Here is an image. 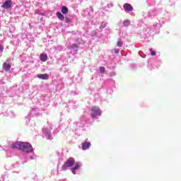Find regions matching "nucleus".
I'll return each instance as SVG.
<instances>
[{"mask_svg": "<svg viewBox=\"0 0 181 181\" xmlns=\"http://www.w3.org/2000/svg\"><path fill=\"white\" fill-rule=\"evenodd\" d=\"M11 148L12 149H21V151L26 152V153H32L33 152V147L28 142L16 141L11 144Z\"/></svg>", "mask_w": 181, "mask_h": 181, "instance_id": "1", "label": "nucleus"}, {"mask_svg": "<svg viewBox=\"0 0 181 181\" xmlns=\"http://www.w3.org/2000/svg\"><path fill=\"white\" fill-rule=\"evenodd\" d=\"M101 109L98 106H93L90 108V117L92 118H97V117H101L102 114Z\"/></svg>", "mask_w": 181, "mask_h": 181, "instance_id": "2", "label": "nucleus"}, {"mask_svg": "<svg viewBox=\"0 0 181 181\" xmlns=\"http://www.w3.org/2000/svg\"><path fill=\"white\" fill-rule=\"evenodd\" d=\"M76 163V160L73 158H69L66 160V163L62 165V170H67L68 168H71L74 166Z\"/></svg>", "mask_w": 181, "mask_h": 181, "instance_id": "3", "label": "nucleus"}, {"mask_svg": "<svg viewBox=\"0 0 181 181\" xmlns=\"http://www.w3.org/2000/svg\"><path fill=\"white\" fill-rule=\"evenodd\" d=\"M42 135L46 138V139H53V136L52 135V132L50 129L47 127L42 128Z\"/></svg>", "mask_w": 181, "mask_h": 181, "instance_id": "4", "label": "nucleus"}, {"mask_svg": "<svg viewBox=\"0 0 181 181\" xmlns=\"http://www.w3.org/2000/svg\"><path fill=\"white\" fill-rule=\"evenodd\" d=\"M153 30H148V33H152V32H156V33H158V32H159V29L162 28V24H160V23H156V24L153 25Z\"/></svg>", "mask_w": 181, "mask_h": 181, "instance_id": "5", "label": "nucleus"}, {"mask_svg": "<svg viewBox=\"0 0 181 181\" xmlns=\"http://www.w3.org/2000/svg\"><path fill=\"white\" fill-rule=\"evenodd\" d=\"M123 8L125 11V12H132L134 11V7L129 4H124L123 5Z\"/></svg>", "mask_w": 181, "mask_h": 181, "instance_id": "6", "label": "nucleus"}, {"mask_svg": "<svg viewBox=\"0 0 181 181\" xmlns=\"http://www.w3.org/2000/svg\"><path fill=\"white\" fill-rule=\"evenodd\" d=\"M80 168H81V163L80 162H77L75 163V166L74 168H73L71 169V172L74 175H76V171L78 170V169H80Z\"/></svg>", "mask_w": 181, "mask_h": 181, "instance_id": "7", "label": "nucleus"}, {"mask_svg": "<svg viewBox=\"0 0 181 181\" xmlns=\"http://www.w3.org/2000/svg\"><path fill=\"white\" fill-rule=\"evenodd\" d=\"M90 146H91V143H90V141H86L82 143L83 151H87V149H88V148H90Z\"/></svg>", "mask_w": 181, "mask_h": 181, "instance_id": "8", "label": "nucleus"}, {"mask_svg": "<svg viewBox=\"0 0 181 181\" xmlns=\"http://www.w3.org/2000/svg\"><path fill=\"white\" fill-rule=\"evenodd\" d=\"M86 124H87V119L86 117H82L79 122H78V125L83 128L85 127Z\"/></svg>", "mask_w": 181, "mask_h": 181, "instance_id": "9", "label": "nucleus"}, {"mask_svg": "<svg viewBox=\"0 0 181 181\" xmlns=\"http://www.w3.org/2000/svg\"><path fill=\"white\" fill-rule=\"evenodd\" d=\"M11 4H12V1L10 0H7L1 6V8H5V9H9V8H11Z\"/></svg>", "mask_w": 181, "mask_h": 181, "instance_id": "10", "label": "nucleus"}, {"mask_svg": "<svg viewBox=\"0 0 181 181\" xmlns=\"http://www.w3.org/2000/svg\"><path fill=\"white\" fill-rule=\"evenodd\" d=\"M37 77L41 80H47L49 78V75L47 74H39Z\"/></svg>", "mask_w": 181, "mask_h": 181, "instance_id": "11", "label": "nucleus"}, {"mask_svg": "<svg viewBox=\"0 0 181 181\" xmlns=\"http://www.w3.org/2000/svg\"><path fill=\"white\" fill-rule=\"evenodd\" d=\"M3 69L4 71H9V70H11V64L4 62L3 64Z\"/></svg>", "mask_w": 181, "mask_h": 181, "instance_id": "12", "label": "nucleus"}, {"mask_svg": "<svg viewBox=\"0 0 181 181\" xmlns=\"http://www.w3.org/2000/svg\"><path fill=\"white\" fill-rule=\"evenodd\" d=\"M40 59L41 62H47V54H41L40 55Z\"/></svg>", "mask_w": 181, "mask_h": 181, "instance_id": "13", "label": "nucleus"}, {"mask_svg": "<svg viewBox=\"0 0 181 181\" xmlns=\"http://www.w3.org/2000/svg\"><path fill=\"white\" fill-rule=\"evenodd\" d=\"M61 12L64 14L66 15V13H69V8L66 7L65 6H63Z\"/></svg>", "mask_w": 181, "mask_h": 181, "instance_id": "14", "label": "nucleus"}, {"mask_svg": "<svg viewBox=\"0 0 181 181\" xmlns=\"http://www.w3.org/2000/svg\"><path fill=\"white\" fill-rule=\"evenodd\" d=\"M57 16L59 21H64V16L62 14V13L58 12L57 13Z\"/></svg>", "mask_w": 181, "mask_h": 181, "instance_id": "15", "label": "nucleus"}, {"mask_svg": "<svg viewBox=\"0 0 181 181\" xmlns=\"http://www.w3.org/2000/svg\"><path fill=\"white\" fill-rule=\"evenodd\" d=\"M71 49H72V50H74L75 52H77L78 50V45H77V44H73L71 46Z\"/></svg>", "mask_w": 181, "mask_h": 181, "instance_id": "16", "label": "nucleus"}, {"mask_svg": "<svg viewBox=\"0 0 181 181\" xmlns=\"http://www.w3.org/2000/svg\"><path fill=\"white\" fill-rule=\"evenodd\" d=\"M130 25H131V21H129V20H125L123 21V26L127 27V26H129Z\"/></svg>", "mask_w": 181, "mask_h": 181, "instance_id": "17", "label": "nucleus"}, {"mask_svg": "<svg viewBox=\"0 0 181 181\" xmlns=\"http://www.w3.org/2000/svg\"><path fill=\"white\" fill-rule=\"evenodd\" d=\"M123 45H124V42H122V40H121V39H119L117 43V45L118 46V47H122Z\"/></svg>", "mask_w": 181, "mask_h": 181, "instance_id": "18", "label": "nucleus"}, {"mask_svg": "<svg viewBox=\"0 0 181 181\" xmlns=\"http://www.w3.org/2000/svg\"><path fill=\"white\" fill-rule=\"evenodd\" d=\"M99 70H100V72L102 74H103V73L105 71V67H104V66H100V69H99Z\"/></svg>", "mask_w": 181, "mask_h": 181, "instance_id": "19", "label": "nucleus"}, {"mask_svg": "<svg viewBox=\"0 0 181 181\" xmlns=\"http://www.w3.org/2000/svg\"><path fill=\"white\" fill-rule=\"evenodd\" d=\"M65 22L66 23H71V18H69V17H66L65 18Z\"/></svg>", "mask_w": 181, "mask_h": 181, "instance_id": "20", "label": "nucleus"}, {"mask_svg": "<svg viewBox=\"0 0 181 181\" xmlns=\"http://www.w3.org/2000/svg\"><path fill=\"white\" fill-rule=\"evenodd\" d=\"M150 52H151V56H156V52L152 50V48H150Z\"/></svg>", "mask_w": 181, "mask_h": 181, "instance_id": "21", "label": "nucleus"}, {"mask_svg": "<svg viewBox=\"0 0 181 181\" xmlns=\"http://www.w3.org/2000/svg\"><path fill=\"white\" fill-rule=\"evenodd\" d=\"M105 26H107V23H105V22H103L100 24V28H102V29H104V28H105Z\"/></svg>", "mask_w": 181, "mask_h": 181, "instance_id": "22", "label": "nucleus"}, {"mask_svg": "<svg viewBox=\"0 0 181 181\" xmlns=\"http://www.w3.org/2000/svg\"><path fill=\"white\" fill-rule=\"evenodd\" d=\"M149 17L151 18V16H153L155 15V13L153 11H149Z\"/></svg>", "mask_w": 181, "mask_h": 181, "instance_id": "23", "label": "nucleus"}, {"mask_svg": "<svg viewBox=\"0 0 181 181\" xmlns=\"http://www.w3.org/2000/svg\"><path fill=\"white\" fill-rule=\"evenodd\" d=\"M4 52V47L0 45V53H2Z\"/></svg>", "mask_w": 181, "mask_h": 181, "instance_id": "24", "label": "nucleus"}, {"mask_svg": "<svg viewBox=\"0 0 181 181\" xmlns=\"http://www.w3.org/2000/svg\"><path fill=\"white\" fill-rule=\"evenodd\" d=\"M27 159H28V160H32L35 159V157L30 156L29 158H27Z\"/></svg>", "mask_w": 181, "mask_h": 181, "instance_id": "25", "label": "nucleus"}, {"mask_svg": "<svg viewBox=\"0 0 181 181\" xmlns=\"http://www.w3.org/2000/svg\"><path fill=\"white\" fill-rule=\"evenodd\" d=\"M115 53H119V49H115Z\"/></svg>", "mask_w": 181, "mask_h": 181, "instance_id": "26", "label": "nucleus"}, {"mask_svg": "<svg viewBox=\"0 0 181 181\" xmlns=\"http://www.w3.org/2000/svg\"><path fill=\"white\" fill-rule=\"evenodd\" d=\"M6 153H7V156H8L9 158H11V154H9L8 151H7Z\"/></svg>", "mask_w": 181, "mask_h": 181, "instance_id": "27", "label": "nucleus"}, {"mask_svg": "<svg viewBox=\"0 0 181 181\" xmlns=\"http://www.w3.org/2000/svg\"><path fill=\"white\" fill-rule=\"evenodd\" d=\"M26 119H28V122H29V121H30V117H29V115H28V116L26 117Z\"/></svg>", "mask_w": 181, "mask_h": 181, "instance_id": "28", "label": "nucleus"}, {"mask_svg": "<svg viewBox=\"0 0 181 181\" xmlns=\"http://www.w3.org/2000/svg\"><path fill=\"white\" fill-rule=\"evenodd\" d=\"M2 103V96L0 95V104Z\"/></svg>", "mask_w": 181, "mask_h": 181, "instance_id": "29", "label": "nucleus"}, {"mask_svg": "<svg viewBox=\"0 0 181 181\" xmlns=\"http://www.w3.org/2000/svg\"><path fill=\"white\" fill-rule=\"evenodd\" d=\"M35 13H39V10H36Z\"/></svg>", "mask_w": 181, "mask_h": 181, "instance_id": "30", "label": "nucleus"}, {"mask_svg": "<svg viewBox=\"0 0 181 181\" xmlns=\"http://www.w3.org/2000/svg\"><path fill=\"white\" fill-rule=\"evenodd\" d=\"M72 35H76V32L72 31Z\"/></svg>", "mask_w": 181, "mask_h": 181, "instance_id": "31", "label": "nucleus"}, {"mask_svg": "<svg viewBox=\"0 0 181 181\" xmlns=\"http://www.w3.org/2000/svg\"><path fill=\"white\" fill-rule=\"evenodd\" d=\"M108 6H112V4H109Z\"/></svg>", "mask_w": 181, "mask_h": 181, "instance_id": "32", "label": "nucleus"}, {"mask_svg": "<svg viewBox=\"0 0 181 181\" xmlns=\"http://www.w3.org/2000/svg\"><path fill=\"white\" fill-rule=\"evenodd\" d=\"M112 76H115V73L113 72V73L112 74Z\"/></svg>", "mask_w": 181, "mask_h": 181, "instance_id": "33", "label": "nucleus"}, {"mask_svg": "<svg viewBox=\"0 0 181 181\" xmlns=\"http://www.w3.org/2000/svg\"><path fill=\"white\" fill-rule=\"evenodd\" d=\"M13 30H15V27H13Z\"/></svg>", "mask_w": 181, "mask_h": 181, "instance_id": "34", "label": "nucleus"}, {"mask_svg": "<svg viewBox=\"0 0 181 181\" xmlns=\"http://www.w3.org/2000/svg\"><path fill=\"white\" fill-rule=\"evenodd\" d=\"M1 179H2V180H4V177H2V178H1Z\"/></svg>", "mask_w": 181, "mask_h": 181, "instance_id": "35", "label": "nucleus"}, {"mask_svg": "<svg viewBox=\"0 0 181 181\" xmlns=\"http://www.w3.org/2000/svg\"><path fill=\"white\" fill-rule=\"evenodd\" d=\"M8 115L11 116V114H9Z\"/></svg>", "mask_w": 181, "mask_h": 181, "instance_id": "36", "label": "nucleus"}]
</instances>
